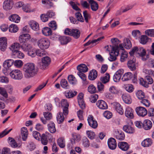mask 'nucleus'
Segmentation results:
<instances>
[{
    "instance_id": "obj_1",
    "label": "nucleus",
    "mask_w": 154,
    "mask_h": 154,
    "mask_svg": "<svg viewBox=\"0 0 154 154\" xmlns=\"http://www.w3.org/2000/svg\"><path fill=\"white\" fill-rule=\"evenodd\" d=\"M23 70L25 76L27 78L34 76L38 72L37 68L32 63H28L25 64L23 66Z\"/></svg>"
},
{
    "instance_id": "obj_2",
    "label": "nucleus",
    "mask_w": 154,
    "mask_h": 154,
    "mask_svg": "<svg viewBox=\"0 0 154 154\" xmlns=\"http://www.w3.org/2000/svg\"><path fill=\"white\" fill-rule=\"evenodd\" d=\"M21 48L23 51L27 52L29 55L32 57L35 56V51L30 45L24 43L21 45Z\"/></svg>"
},
{
    "instance_id": "obj_3",
    "label": "nucleus",
    "mask_w": 154,
    "mask_h": 154,
    "mask_svg": "<svg viewBox=\"0 0 154 154\" xmlns=\"http://www.w3.org/2000/svg\"><path fill=\"white\" fill-rule=\"evenodd\" d=\"M37 44L41 49L44 50L47 49L50 45L49 40L46 38H42L37 42Z\"/></svg>"
},
{
    "instance_id": "obj_4",
    "label": "nucleus",
    "mask_w": 154,
    "mask_h": 154,
    "mask_svg": "<svg viewBox=\"0 0 154 154\" xmlns=\"http://www.w3.org/2000/svg\"><path fill=\"white\" fill-rule=\"evenodd\" d=\"M145 78V80L142 78H140L139 79V83L143 87H147L153 83V81L151 77L147 75L146 76Z\"/></svg>"
},
{
    "instance_id": "obj_5",
    "label": "nucleus",
    "mask_w": 154,
    "mask_h": 154,
    "mask_svg": "<svg viewBox=\"0 0 154 154\" xmlns=\"http://www.w3.org/2000/svg\"><path fill=\"white\" fill-rule=\"evenodd\" d=\"M10 75L12 78L16 80H20L23 77L21 71L19 69L13 70L10 73Z\"/></svg>"
},
{
    "instance_id": "obj_6",
    "label": "nucleus",
    "mask_w": 154,
    "mask_h": 154,
    "mask_svg": "<svg viewBox=\"0 0 154 154\" xmlns=\"http://www.w3.org/2000/svg\"><path fill=\"white\" fill-rule=\"evenodd\" d=\"M117 49L114 47L112 48V50L111 52L110 53V57L108 58V59L110 61H113L115 60L116 59V57L118 55L119 51L117 49L118 47H117Z\"/></svg>"
},
{
    "instance_id": "obj_7",
    "label": "nucleus",
    "mask_w": 154,
    "mask_h": 154,
    "mask_svg": "<svg viewBox=\"0 0 154 154\" xmlns=\"http://www.w3.org/2000/svg\"><path fill=\"white\" fill-rule=\"evenodd\" d=\"M127 65L131 70L133 71L136 69V59L134 57H131L130 60L127 63Z\"/></svg>"
},
{
    "instance_id": "obj_8",
    "label": "nucleus",
    "mask_w": 154,
    "mask_h": 154,
    "mask_svg": "<svg viewBox=\"0 0 154 154\" xmlns=\"http://www.w3.org/2000/svg\"><path fill=\"white\" fill-rule=\"evenodd\" d=\"M135 111L137 115L143 117L147 114V111L145 108L138 106L135 109Z\"/></svg>"
},
{
    "instance_id": "obj_9",
    "label": "nucleus",
    "mask_w": 154,
    "mask_h": 154,
    "mask_svg": "<svg viewBox=\"0 0 154 154\" xmlns=\"http://www.w3.org/2000/svg\"><path fill=\"white\" fill-rule=\"evenodd\" d=\"M88 121L89 125L93 128H96L97 126V123L95 120L94 119L93 117L91 115L88 116Z\"/></svg>"
},
{
    "instance_id": "obj_10",
    "label": "nucleus",
    "mask_w": 154,
    "mask_h": 154,
    "mask_svg": "<svg viewBox=\"0 0 154 154\" xmlns=\"http://www.w3.org/2000/svg\"><path fill=\"white\" fill-rule=\"evenodd\" d=\"M110 78V76L109 74L106 73V75L104 76L101 77L100 80L101 82H99L97 83V87H103V83L105 84L109 81Z\"/></svg>"
},
{
    "instance_id": "obj_11",
    "label": "nucleus",
    "mask_w": 154,
    "mask_h": 154,
    "mask_svg": "<svg viewBox=\"0 0 154 154\" xmlns=\"http://www.w3.org/2000/svg\"><path fill=\"white\" fill-rule=\"evenodd\" d=\"M13 2L10 0H5L3 3V8L6 11L11 9L13 6Z\"/></svg>"
},
{
    "instance_id": "obj_12",
    "label": "nucleus",
    "mask_w": 154,
    "mask_h": 154,
    "mask_svg": "<svg viewBox=\"0 0 154 154\" xmlns=\"http://www.w3.org/2000/svg\"><path fill=\"white\" fill-rule=\"evenodd\" d=\"M124 70L122 69L118 70L115 74L113 77L114 81L116 82H119L120 79L122 75L124 73Z\"/></svg>"
},
{
    "instance_id": "obj_13",
    "label": "nucleus",
    "mask_w": 154,
    "mask_h": 154,
    "mask_svg": "<svg viewBox=\"0 0 154 154\" xmlns=\"http://www.w3.org/2000/svg\"><path fill=\"white\" fill-rule=\"evenodd\" d=\"M84 94L80 93L78 96V101L79 105L82 109H85V105L83 100Z\"/></svg>"
},
{
    "instance_id": "obj_14",
    "label": "nucleus",
    "mask_w": 154,
    "mask_h": 154,
    "mask_svg": "<svg viewBox=\"0 0 154 154\" xmlns=\"http://www.w3.org/2000/svg\"><path fill=\"white\" fill-rule=\"evenodd\" d=\"M108 145L110 149L112 150L115 149L117 146V144L115 139L113 138H109L108 140Z\"/></svg>"
},
{
    "instance_id": "obj_15",
    "label": "nucleus",
    "mask_w": 154,
    "mask_h": 154,
    "mask_svg": "<svg viewBox=\"0 0 154 154\" xmlns=\"http://www.w3.org/2000/svg\"><path fill=\"white\" fill-rule=\"evenodd\" d=\"M125 115L127 118L133 119L134 117L133 110L130 107L126 108L125 112Z\"/></svg>"
},
{
    "instance_id": "obj_16",
    "label": "nucleus",
    "mask_w": 154,
    "mask_h": 154,
    "mask_svg": "<svg viewBox=\"0 0 154 154\" xmlns=\"http://www.w3.org/2000/svg\"><path fill=\"white\" fill-rule=\"evenodd\" d=\"M77 94V92L73 90H67L65 91L64 93L65 96L68 98H72L76 96Z\"/></svg>"
},
{
    "instance_id": "obj_17",
    "label": "nucleus",
    "mask_w": 154,
    "mask_h": 154,
    "mask_svg": "<svg viewBox=\"0 0 154 154\" xmlns=\"http://www.w3.org/2000/svg\"><path fill=\"white\" fill-rule=\"evenodd\" d=\"M123 101L126 104H130L132 102V100L130 95L126 94H123L122 96Z\"/></svg>"
},
{
    "instance_id": "obj_18",
    "label": "nucleus",
    "mask_w": 154,
    "mask_h": 154,
    "mask_svg": "<svg viewBox=\"0 0 154 154\" xmlns=\"http://www.w3.org/2000/svg\"><path fill=\"white\" fill-rule=\"evenodd\" d=\"M72 137L71 139V142L72 144H75L80 140V137L79 135L76 133H72Z\"/></svg>"
},
{
    "instance_id": "obj_19",
    "label": "nucleus",
    "mask_w": 154,
    "mask_h": 154,
    "mask_svg": "<svg viewBox=\"0 0 154 154\" xmlns=\"http://www.w3.org/2000/svg\"><path fill=\"white\" fill-rule=\"evenodd\" d=\"M96 105L98 108L102 109H106L108 108L106 103L103 100H100L98 101Z\"/></svg>"
},
{
    "instance_id": "obj_20",
    "label": "nucleus",
    "mask_w": 154,
    "mask_h": 154,
    "mask_svg": "<svg viewBox=\"0 0 154 154\" xmlns=\"http://www.w3.org/2000/svg\"><path fill=\"white\" fill-rule=\"evenodd\" d=\"M118 147L122 150L126 151L129 148V146L127 143L124 142H120L118 143Z\"/></svg>"
},
{
    "instance_id": "obj_21",
    "label": "nucleus",
    "mask_w": 154,
    "mask_h": 154,
    "mask_svg": "<svg viewBox=\"0 0 154 154\" xmlns=\"http://www.w3.org/2000/svg\"><path fill=\"white\" fill-rule=\"evenodd\" d=\"M59 40L61 44L66 45L71 40V38L69 36H61L59 38Z\"/></svg>"
},
{
    "instance_id": "obj_22",
    "label": "nucleus",
    "mask_w": 154,
    "mask_h": 154,
    "mask_svg": "<svg viewBox=\"0 0 154 154\" xmlns=\"http://www.w3.org/2000/svg\"><path fill=\"white\" fill-rule=\"evenodd\" d=\"M47 127L48 130L51 133L53 134L56 132L55 125L53 122H50L48 124Z\"/></svg>"
},
{
    "instance_id": "obj_23",
    "label": "nucleus",
    "mask_w": 154,
    "mask_h": 154,
    "mask_svg": "<svg viewBox=\"0 0 154 154\" xmlns=\"http://www.w3.org/2000/svg\"><path fill=\"white\" fill-rule=\"evenodd\" d=\"M138 54L142 57V59L144 61L145 60L146 58L145 57L146 54V50L143 47L138 48Z\"/></svg>"
},
{
    "instance_id": "obj_24",
    "label": "nucleus",
    "mask_w": 154,
    "mask_h": 154,
    "mask_svg": "<svg viewBox=\"0 0 154 154\" xmlns=\"http://www.w3.org/2000/svg\"><path fill=\"white\" fill-rule=\"evenodd\" d=\"M20 47H21V46L19 43L15 42L11 45L9 48L14 54L18 51L17 49Z\"/></svg>"
},
{
    "instance_id": "obj_25",
    "label": "nucleus",
    "mask_w": 154,
    "mask_h": 154,
    "mask_svg": "<svg viewBox=\"0 0 154 154\" xmlns=\"http://www.w3.org/2000/svg\"><path fill=\"white\" fill-rule=\"evenodd\" d=\"M114 107L119 114L122 115L124 113V111L120 104L118 103L115 102L113 103Z\"/></svg>"
},
{
    "instance_id": "obj_26",
    "label": "nucleus",
    "mask_w": 154,
    "mask_h": 154,
    "mask_svg": "<svg viewBox=\"0 0 154 154\" xmlns=\"http://www.w3.org/2000/svg\"><path fill=\"white\" fill-rule=\"evenodd\" d=\"M51 59L48 56L44 57L42 60V65L43 69H44L50 63Z\"/></svg>"
},
{
    "instance_id": "obj_27",
    "label": "nucleus",
    "mask_w": 154,
    "mask_h": 154,
    "mask_svg": "<svg viewBox=\"0 0 154 154\" xmlns=\"http://www.w3.org/2000/svg\"><path fill=\"white\" fill-rule=\"evenodd\" d=\"M152 125V122L150 120L145 119L143 123V128L146 130H148L151 128Z\"/></svg>"
},
{
    "instance_id": "obj_28",
    "label": "nucleus",
    "mask_w": 154,
    "mask_h": 154,
    "mask_svg": "<svg viewBox=\"0 0 154 154\" xmlns=\"http://www.w3.org/2000/svg\"><path fill=\"white\" fill-rule=\"evenodd\" d=\"M21 131L22 138L23 141H25L28 134L27 129L26 127H23L21 128Z\"/></svg>"
},
{
    "instance_id": "obj_29",
    "label": "nucleus",
    "mask_w": 154,
    "mask_h": 154,
    "mask_svg": "<svg viewBox=\"0 0 154 154\" xmlns=\"http://www.w3.org/2000/svg\"><path fill=\"white\" fill-rule=\"evenodd\" d=\"M115 136L116 138L119 140H123L125 138L124 133L121 131H117L116 132Z\"/></svg>"
},
{
    "instance_id": "obj_30",
    "label": "nucleus",
    "mask_w": 154,
    "mask_h": 154,
    "mask_svg": "<svg viewBox=\"0 0 154 154\" xmlns=\"http://www.w3.org/2000/svg\"><path fill=\"white\" fill-rule=\"evenodd\" d=\"M97 72L96 70L93 69L90 72L88 77L90 80H94L97 77Z\"/></svg>"
},
{
    "instance_id": "obj_31",
    "label": "nucleus",
    "mask_w": 154,
    "mask_h": 154,
    "mask_svg": "<svg viewBox=\"0 0 154 154\" xmlns=\"http://www.w3.org/2000/svg\"><path fill=\"white\" fill-rule=\"evenodd\" d=\"M14 63V60L12 59L7 60L4 62L3 64V66L6 69H8L13 65Z\"/></svg>"
},
{
    "instance_id": "obj_32",
    "label": "nucleus",
    "mask_w": 154,
    "mask_h": 154,
    "mask_svg": "<svg viewBox=\"0 0 154 154\" xmlns=\"http://www.w3.org/2000/svg\"><path fill=\"white\" fill-rule=\"evenodd\" d=\"M123 130L129 134H132L134 132L133 128L128 125H126L123 127Z\"/></svg>"
},
{
    "instance_id": "obj_33",
    "label": "nucleus",
    "mask_w": 154,
    "mask_h": 154,
    "mask_svg": "<svg viewBox=\"0 0 154 154\" xmlns=\"http://www.w3.org/2000/svg\"><path fill=\"white\" fill-rule=\"evenodd\" d=\"M77 70L80 72H85L88 71V69L87 66L84 64L79 65L77 67Z\"/></svg>"
},
{
    "instance_id": "obj_34",
    "label": "nucleus",
    "mask_w": 154,
    "mask_h": 154,
    "mask_svg": "<svg viewBox=\"0 0 154 154\" xmlns=\"http://www.w3.org/2000/svg\"><path fill=\"white\" fill-rule=\"evenodd\" d=\"M10 21L16 23H19L20 20V18L18 15L16 14H14L9 17Z\"/></svg>"
},
{
    "instance_id": "obj_35",
    "label": "nucleus",
    "mask_w": 154,
    "mask_h": 154,
    "mask_svg": "<svg viewBox=\"0 0 154 154\" xmlns=\"http://www.w3.org/2000/svg\"><path fill=\"white\" fill-rule=\"evenodd\" d=\"M152 140L151 139L147 138L143 140L142 143V146L144 147H148L152 144Z\"/></svg>"
},
{
    "instance_id": "obj_36",
    "label": "nucleus",
    "mask_w": 154,
    "mask_h": 154,
    "mask_svg": "<svg viewBox=\"0 0 154 154\" xmlns=\"http://www.w3.org/2000/svg\"><path fill=\"white\" fill-rule=\"evenodd\" d=\"M88 2L89 4L91 5V9L93 11H96L98 8V4L93 0H89Z\"/></svg>"
},
{
    "instance_id": "obj_37",
    "label": "nucleus",
    "mask_w": 154,
    "mask_h": 154,
    "mask_svg": "<svg viewBox=\"0 0 154 154\" xmlns=\"http://www.w3.org/2000/svg\"><path fill=\"white\" fill-rule=\"evenodd\" d=\"M133 76V75L131 72H128L123 75L122 80L123 81H127L131 79Z\"/></svg>"
},
{
    "instance_id": "obj_38",
    "label": "nucleus",
    "mask_w": 154,
    "mask_h": 154,
    "mask_svg": "<svg viewBox=\"0 0 154 154\" xmlns=\"http://www.w3.org/2000/svg\"><path fill=\"white\" fill-rule=\"evenodd\" d=\"M30 26L34 30L37 31L39 29L38 24L35 21H32L30 23Z\"/></svg>"
},
{
    "instance_id": "obj_39",
    "label": "nucleus",
    "mask_w": 154,
    "mask_h": 154,
    "mask_svg": "<svg viewBox=\"0 0 154 154\" xmlns=\"http://www.w3.org/2000/svg\"><path fill=\"white\" fill-rule=\"evenodd\" d=\"M123 42V45L125 48L129 49L131 47V42L129 39L127 38H125L124 39Z\"/></svg>"
},
{
    "instance_id": "obj_40",
    "label": "nucleus",
    "mask_w": 154,
    "mask_h": 154,
    "mask_svg": "<svg viewBox=\"0 0 154 154\" xmlns=\"http://www.w3.org/2000/svg\"><path fill=\"white\" fill-rule=\"evenodd\" d=\"M68 79L69 83L73 85H74L77 83V80L76 78L72 75L68 76Z\"/></svg>"
},
{
    "instance_id": "obj_41",
    "label": "nucleus",
    "mask_w": 154,
    "mask_h": 154,
    "mask_svg": "<svg viewBox=\"0 0 154 154\" xmlns=\"http://www.w3.org/2000/svg\"><path fill=\"white\" fill-rule=\"evenodd\" d=\"M57 123L59 124L62 123L63 122L64 118L61 112H60L57 114Z\"/></svg>"
},
{
    "instance_id": "obj_42",
    "label": "nucleus",
    "mask_w": 154,
    "mask_h": 154,
    "mask_svg": "<svg viewBox=\"0 0 154 154\" xmlns=\"http://www.w3.org/2000/svg\"><path fill=\"white\" fill-rule=\"evenodd\" d=\"M109 90L112 94H119L122 93V91L118 87H110Z\"/></svg>"
},
{
    "instance_id": "obj_43",
    "label": "nucleus",
    "mask_w": 154,
    "mask_h": 154,
    "mask_svg": "<svg viewBox=\"0 0 154 154\" xmlns=\"http://www.w3.org/2000/svg\"><path fill=\"white\" fill-rule=\"evenodd\" d=\"M149 38L145 35H141L140 38L139 42L142 45L146 44L148 42Z\"/></svg>"
},
{
    "instance_id": "obj_44",
    "label": "nucleus",
    "mask_w": 154,
    "mask_h": 154,
    "mask_svg": "<svg viewBox=\"0 0 154 154\" xmlns=\"http://www.w3.org/2000/svg\"><path fill=\"white\" fill-rule=\"evenodd\" d=\"M57 144L61 148H63L65 146V139L63 137H60L57 140Z\"/></svg>"
},
{
    "instance_id": "obj_45",
    "label": "nucleus",
    "mask_w": 154,
    "mask_h": 154,
    "mask_svg": "<svg viewBox=\"0 0 154 154\" xmlns=\"http://www.w3.org/2000/svg\"><path fill=\"white\" fill-rule=\"evenodd\" d=\"M80 34V31L78 29H72V32L71 35L72 36L75 38H79Z\"/></svg>"
},
{
    "instance_id": "obj_46",
    "label": "nucleus",
    "mask_w": 154,
    "mask_h": 154,
    "mask_svg": "<svg viewBox=\"0 0 154 154\" xmlns=\"http://www.w3.org/2000/svg\"><path fill=\"white\" fill-rule=\"evenodd\" d=\"M18 30V28L17 26L14 24H11L9 27V31L11 32H16Z\"/></svg>"
},
{
    "instance_id": "obj_47",
    "label": "nucleus",
    "mask_w": 154,
    "mask_h": 154,
    "mask_svg": "<svg viewBox=\"0 0 154 154\" xmlns=\"http://www.w3.org/2000/svg\"><path fill=\"white\" fill-rule=\"evenodd\" d=\"M43 34L45 36H49L51 35L52 31L51 29L48 28L46 27L44 28L42 30Z\"/></svg>"
},
{
    "instance_id": "obj_48",
    "label": "nucleus",
    "mask_w": 154,
    "mask_h": 154,
    "mask_svg": "<svg viewBox=\"0 0 154 154\" xmlns=\"http://www.w3.org/2000/svg\"><path fill=\"white\" fill-rule=\"evenodd\" d=\"M128 57V53L125 51H122L120 57V61L121 62H124L126 60Z\"/></svg>"
},
{
    "instance_id": "obj_49",
    "label": "nucleus",
    "mask_w": 154,
    "mask_h": 154,
    "mask_svg": "<svg viewBox=\"0 0 154 154\" xmlns=\"http://www.w3.org/2000/svg\"><path fill=\"white\" fill-rule=\"evenodd\" d=\"M8 139L9 143L11 147L13 148H16L17 147V143L13 138L9 137Z\"/></svg>"
},
{
    "instance_id": "obj_50",
    "label": "nucleus",
    "mask_w": 154,
    "mask_h": 154,
    "mask_svg": "<svg viewBox=\"0 0 154 154\" xmlns=\"http://www.w3.org/2000/svg\"><path fill=\"white\" fill-rule=\"evenodd\" d=\"M0 94L5 98L8 97L7 92L4 87H0Z\"/></svg>"
},
{
    "instance_id": "obj_51",
    "label": "nucleus",
    "mask_w": 154,
    "mask_h": 154,
    "mask_svg": "<svg viewBox=\"0 0 154 154\" xmlns=\"http://www.w3.org/2000/svg\"><path fill=\"white\" fill-rule=\"evenodd\" d=\"M136 95L138 99L141 100L145 97L144 93L141 90H138L136 93Z\"/></svg>"
},
{
    "instance_id": "obj_52",
    "label": "nucleus",
    "mask_w": 154,
    "mask_h": 154,
    "mask_svg": "<svg viewBox=\"0 0 154 154\" xmlns=\"http://www.w3.org/2000/svg\"><path fill=\"white\" fill-rule=\"evenodd\" d=\"M82 144L85 147H88L90 146V143L87 138L84 137L82 139Z\"/></svg>"
},
{
    "instance_id": "obj_53",
    "label": "nucleus",
    "mask_w": 154,
    "mask_h": 154,
    "mask_svg": "<svg viewBox=\"0 0 154 154\" xmlns=\"http://www.w3.org/2000/svg\"><path fill=\"white\" fill-rule=\"evenodd\" d=\"M146 35L151 37H154V29H149L145 30V32Z\"/></svg>"
},
{
    "instance_id": "obj_54",
    "label": "nucleus",
    "mask_w": 154,
    "mask_h": 154,
    "mask_svg": "<svg viewBox=\"0 0 154 154\" xmlns=\"http://www.w3.org/2000/svg\"><path fill=\"white\" fill-rule=\"evenodd\" d=\"M98 95L96 94L91 95L89 98L90 101L92 103H95L98 98Z\"/></svg>"
},
{
    "instance_id": "obj_55",
    "label": "nucleus",
    "mask_w": 154,
    "mask_h": 154,
    "mask_svg": "<svg viewBox=\"0 0 154 154\" xmlns=\"http://www.w3.org/2000/svg\"><path fill=\"white\" fill-rule=\"evenodd\" d=\"M43 115L45 118L47 120H49L52 118V114L51 112H43Z\"/></svg>"
},
{
    "instance_id": "obj_56",
    "label": "nucleus",
    "mask_w": 154,
    "mask_h": 154,
    "mask_svg": "<svg viewBox=\"0 0 154 154\" xmlns=\"http://www.w3.org/2000/svg\"><path fill=\"white\" fill-rule=\"evenodd\" d=\"M41 141L42 143L44 145H46L48 143L47 137L44 134H42L41 136Z\"/></svg>"
},
{
    "instance_id": "obj_57",
    "label": "nucleus",
    "mask_w": 154,
    "mask_h": 154,
    "mask_svg": "<svg viewBox=\"0 0 154 154\" xmlns=\"http://www.w3.org/2000/svg\"><path fill=\"white\" fill-rule=\"evenodd\" d=\"M83 14L86 22L88 23V20L91 18L90 14L88 13L86 11H85L83 12Z\"/></svg>"
},
{
    "instance_id": "obj_58",
    "label": "nucleus",
    "mask_w": 154,
    "mask_h": 154,
    "mask_svg": "<svg viewBox=\"0 0 154 154\" xmlns=\"http://www.w3.org/2000/svg\"><path fill=\"white\" fill-rule=\"evenodd\" d=\"M132 35L136 39L141 35L140 32L137 30L133 31L132 32Z\"/></svg>"
},
{
    "instance_id": "obj_59",
    "label": "nucleus",
    "mask_w": 154,
    "mask_h": 154,
    "mask_svg": "<svg viewBox=\"0 0 154 154\" xmlns=\"http://www.w3.org/2000/svg\"><path fill=\"white\" fill-rule=\"evenodd\" d=\"M86 134L88 137L91 139H93L94 138L95 134L94 132L91 131H87Z\"/></svg>"
},
{
    "instance_id": "obj_60",
    "label": "nucleus",
    "mask_w": 154,
    "mask_h": 154,
    "mask_svg": "<svg viewBox=\"0 0 154 154\" xmlns=\"http://www.w3.org/2000/svg\"><path fill=\"white\" fill-rule=\"evenodd\" d=\"M75 16L77 19V20L83 22L84 21L83 18L81 14L79 12H78L75 13Z\"/></svg>"
},
{
    "instance_id": "obj_61",
    "label": "nucleus",
    "mask_w": 154,
    "mask_h": 154,
    "mask_svg": "<svg viewBox=\"0 0 154 154\" xmlns=\"http://www.w3.org/2000/svg\"><path fill=\"white\" fill-rule=\"evenodd\" d=\"M14 65L17 67H21L23 65V62L20 60H16L14 61Z\"/></svg>"
},
{
    "instance_id": "obj_62",
    "label": "nucleus",
    "mask_w": 154,
    "mask_h": 154,
    "mask_svg": "<svg viewBox=\"0 0 154 154\" xmlns=\"http://www.w3.org/2000/svg\"><path fill=\"white\" fill-rule=\"evenodd\" d=\"M138 48L137 47H134L131 49L129 53L131 56H133V54L135 53L138 54Z\"/></svg>"
},
{
    "instance_id": "obj_63",
    "label": "nucleus",
    "mask_w": 154,
    "mask_h": 154,
    "mask_svg": "<svg viewBox=\"0 0 154 154\" xmlns=\"http://www.w3.org/2000/svg\"><path fill=\"white\" fill-rule=\"evenodd\" d=\"M14 54L17 56L20 59H22L25 56L24 54L22 52L18 50Z\"/></svg>"
},
{
    "instance_id": "obj_64",
    "label": "nucleus",
    "mask_w": 154,
    "mask_h": 154,
    "mask_svg": "<svg viewBox=\"0 0 154 154\" xmlns=\"http://www.w3.org/2000/svg\"><path fill=\"white\" fill-rule=\"evenodd\" d=\"M103 116L108 119L111 118L112 116V112L108 111H105L103 113Z\"/></svg>"
}]
</instances>
